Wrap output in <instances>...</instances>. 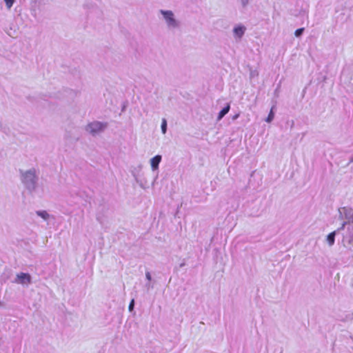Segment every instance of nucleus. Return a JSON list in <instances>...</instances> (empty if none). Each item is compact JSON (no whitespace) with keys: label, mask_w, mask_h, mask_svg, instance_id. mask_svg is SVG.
I'll use <instances>...</instances> for the list:
<instances>
[{"label":"nucleus","mask_w":353,"mask_h":353,"mask_svg":"<svg viewBox=\"0 0 353 353\" xmlns=\"http://www.w3.org/2000/svg\"><path fill=\"white\" fill-rule=\"evenodd\" d=\"M31 275L29 273L26 272H20L17 274L14 280V283L21 285H28L31 283Z\"/></svg>","instance_id":"5"},{"label":"nucleus","mask_w":353,"mask_h":353,"mask_svg":"<svg viewBox=\"0 0 353 353\" xmlns=\"http://www.w3.org/2000/svg\"><path fill=\"white\" fill-rule=\"evenodd\" d=\"M246 30L245 26L242 24L236 25L233 28V34L235 39H241Z\"/></svg>","instance_id":"6"},{"label":"nucleus","mask_w":353,"mask_h":353,"mask_svg":"<svg viewBox=\"0 0 353 353\" xmlns=\"http://www.w3.org/2000/svg\"><path fill=\"white\" fill-rule=\"evenodd\" d=\"M239 114H235V115L233 117L232 119H233V120H235V119H236L237 118H239Z\"/></svg>","instance_id":"19"},{"label":"nucleus","mask_w":353,"mask_h":353,"mask_svg":"<svg viewBox=\"0 0 353 353\" xmlns=\"http://www.w3.org/2000/svg\"><path fill=\"white\" fill-rule=\"evenodd\" d=\"M21 181L26 189L30 193L33 192L38 184L39 173L35 168H31L28 170H19Z\"/></svg>","instance_id":"2"},{"label":"nucleus","mask_w":353,"mask_h":353,"mask_svg":"<svg viewBox=\"0 0 353 353\" xmlns=\"http://www.w3.org/2000/svg\"><path fill=\"white\" fill-rule=\"evenodd\" d=\"M350 163H353V155L350 158Z\"/></svg>","instance_id":"20"},{"label":"nucleus","mask_w":353,"mask_h":353,"mask_svg":"<svg viewBox=\"0 0 353 353\" xmlns=\"http://www.w3.org/2000/svg\"><path fill=\"white\" fill-rule=\"evenodd\" d=\"M36 214L46 221L48 220L50 216L49 214L46 210H37Z\"/></svg>","instance_id":"11"},{"label":"nucleus","mask_w":353,"mask_h":353,"mask_svg":"<svg viewBox=\"0 0 353 353\" xmlns=\"http://www.w3.org/2000/svg\"><path fill=\"white\" fill-rule=\"evenodd\" d=\"M339 219H345L339 230H345L343 236V243L345 247H353V208L343 207L339 209Z\"/></svg>","instance_id":"1"},{"label":"nucleus","mask_w":353,"mask_h":353,"mask_svg":"<svg viewBox=\"0 0 353 353\" xmlns=\"http://www.w3.org/2000/svg\"><path fill=\"white\" fill-rule=\"evenodd\" d=\"M274 108H275V105H273L271 108L270 111L267 118L265 119V121L267 123H271L273 121V119L274 118V114H275L274 110Z\"/></svg>","instance_id":"10"},{"label":"nucleus","mask_w":353,"mask_h":353,"mask_svg":"<svg viewBox=\"0 0 353 353\" xmlns=\"http://www.w3.org/2000/svg\"><path fill=\"white\" fill-rule=\"evenodd\" d=\"M161 128L162 133L165 134L167 132V121L165 119H162Z\"/></svg>","instance_id":"12"},{"label":"nucleus","mask_w":353,"mask_h":353,"mask_svg":"<svg viewBox=\"0 0 353 353\" xmlns=\"http://www.w3.org/2000/svg\"><path fill=\"white\" fill-rule=\"evenodd\" d=\"M106 123L100 122V121H94L92 123H89L86 126V131L90 133L92 135H96L97 134L102 132L106 128Z\"/></svg>","instance_id":"4"},{"label":"nucleus","mask_w":353,"mask_h":353,"mask_svg":"<svg viewBox=\"0 0 353 353\" xmlns=\"http://www.w3.org/2000/svg\"><path fill=\"white\" fill-rule=\"evenodd\" d=\"M240 2L243 8L246 7L249 3V0H240Z\"/></svg>","instance_id":"17"},{"label":"nucleus","mask_w":353,"mask_h":353,"mask_svg":"<svg viewBox=\"0 0 353 353\" xmlns=\"http://www.w3.org/2000/svg\"><path fill=\"white\" fill-rule=\"evenodd\" d=\"M340 231H341V230H339V228L337 230L330 232L327 235L326 241L330 246H332L334 244L335 237L336 234L340 232Z\"/></svg>","instance_id":"7"},{"label":"nucleus","mask_w":353,"mask_h":353,"mask_svg":"<svg viewBox=\"0 0 353 353\" xmlns=\"http://www.w3.org/2000/svg\"><path fill=\"white\" fill-rule=\"evenodd\" d=\"M161 156L157 154L150 159V165L152 170H156L159 168V165L161 161Z\"/></svg>","instance_id":"8"},{"label":"nucleus","mask_w":353,"mask_h":353,"mask_svg":"<svg viewBox=\"0 0 353 353\" xmlns=\"http://www.w3.org/2000/svg\"><path fill=\"white\" fill-rule=\"evenodd\" d=\"M185 265V263H182L181 265H180V267H183Z\"/></svg>","instance_id":"21"},{"label":"nucleus","mask_w":353,"mask_h":353,"mask_svg":"<svg viewBox=\"0 0 353 353\" xmlns=\"http://www.w3.org/2000/svg\"><path fill=\"white\" fill-rule=\"evenodd\" d=\"M305 30L304 28H300L295 30L294 35L296 37H301L302 34H303Z\"/></svg>","instance_id":"13"},{"label":"nucleus","mask_w":353,"mask_h":353,"mask_svg":"<svg viewBox=\"0 0 353 353\" xmlns=\"http://www.w3.org/2000/svg\"><path fill=\"white\" fill-rule=\"evenodd\" d=\"M230 103H228L226 105L219 111L217 116V121H221L230 111Z\"/></svg>","instance_id":"9"},{"label":"nucleus","mask_w":353,"mask_h":353,"mask_svg":"<svg viewBox=\"0 0 353 353\" xmlns=\"http://www.w3.org/2000/svg\"><path fill=\"white\" fill-rule=\"evenodd\" d=\"M145 288H147L148 290L153 288V285H151L150 282H148L147 283H145Z\"/></svg>","instance_id":"18"},{"label":"nucleus","mask_w":353,"mask_h":353,"mask_svg":"<svg viewBox=\"0 0 353 353\" xmlns=\"http://www.w3.org/2000/svg\"><path fill=\"white\" fill-rule=\"evenodd\" d=\"M134 300L132 299L129 304L128 309L131 312L134 310Z\"/></svg>","instance_id":"15"},{"label":"nucleus","mask_w":353,"mask_h":353,"mask_svg":"<svg viewBox=\"0 0 353 353\" xmlns=\"http://www.w3.org/2000/svg\"><path fill=\"white\" fill-rule=\"evenodd\" d=\"M3 1L6 3L7 9L10 10L14 5L16 0H3Z\"/></svg>","instance_id":"14"},{"label":"nucleus","mask_w":353,"mask_h":353,"mask_svg":"<svg viewBox=\"0 0 353 353\" xmlns=\"http://www.w3.org/2000/svg\"><path fill=\"white\" fill-rule=\"evenodd\" d=\"M160 13L162 14L169 29H175L179 27V21L175 17L172 11L160 10Z\"/></svg>","instance_id":"3"},{"label":"nucleus","mask_w":353,"mask_h":353,"mask_svg":"<svg viewBox=\"0 0 353 353\" xmlns=\"http://www.w3.org/2000/svg\"><path fill=\"white\" fill-rule=\"evenodd\" d=\"M145 277L148 282H150L152 280V276L150 272H145Z\"/></svg>","instance_id":"16"}]
</instances>
